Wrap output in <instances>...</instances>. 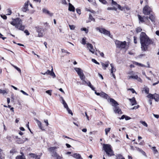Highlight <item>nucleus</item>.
Listing matches in <instances>:
<instances>
[{"label": "nucleus", "mask_w": 159, "mask_h": 159, "mask_svg": "<svg viewBox=\"0 0 159 159\" xmlns=\"http://www.w3.org/2000/svg\"><path fill=\"white\" fill-rule=\"evenodd\" d=\"M154 99L156 102L159 101V95L155 93L154 94Z\"/></svg>", "instance_id": "a878e982"}, {"label": "nucleus", "mask_w": 159, "mask_h": 159, "mask_svg": "<svg viewBox=\"0 0 159 159\" xmlns=\"http://www.w3.org/2000/svg\"><path fill=\"white\" fill-rule=\"evenodd\" d=\"M29 2V1H28L25 3L24 7L22 8V10L23 12H25L26 11L29 10V9L28 8Z\"/></svg>", "instance_id": "9b49d317"}, {"label": "nucleus", "mask_w": 159, "mask_h": 159, "mask_svg": "<svg viewBox=\"0 0 159 159\" xmlns=\"http://www.w3.org/2000/svg\"><path fill=\"white\" fill-rule=\"evenodd\" d=\"M103 148V149L108 157L114 155V152L111 148L110 145L108 144H104Z\"/></svg>", "instance_id": "7ed1b4c3"}, {"label": "nucleus", "mask_w": 159, "mask_h": 159, "mask_svg": "<svg viewBox=\"0 0 159 159\" xmlns=\"http://www.w3.org/2000/svg\"><path fill=\"white\" fill-rule=\"evenodd\" d=\"M87 48H89L90 52L96 55H97V52H95V50L93 48V46L91 44L87 43Z\"/></svg>", "instance_id": "0eeeda50"}, {"label": "nucleus", "mask_w": 159, "mask_h": 159, "mask_svg": "<svg viewBox=\"0 0 159 159\" xmlns=\"http://www.w3.org/2000/svg\"><path fill=\"white\" fill-rule=\"evenodd\" d=\"M110 102H111L112 106L114 107L119 105L118 103L113 98H110Z\"/></svg>", "instance_id": "f8f14e48"}, {"label": "nucleus", "mask_w": 159, "mask_h": 159, "mask_svg": "<svg viewBox=\"0 0 159 159\" xmlns=\"http://www.w3.org/2000/svg\"><path fill=\"white\" fill-rule=\"evenodd\" d=\"M79 76L81 80L85 79V77L84 73L82 74Z\"/></svg>", "instance_id": "f704fd0d"}, {"label": "nucleus", "mask_w": 159, "mask_h": 159, "mask_svg": "<svg viewBox=\"0 0 159 159\" xmlns=\"http://www.w3.org/2000/svg\"><path fill=\"white\" fill-rule=\"evenodd\" d=\"M98 52L100 53L101 56L102 57H104V54L103 52H100V51H98Z\"/></svg>", "instance_id": "69168bd1"}, {"label": "nucleus", "mask_w": 159, "mask_h": 159, "mask_svg": "<svg viewBox=\"0 0 159 159\" xmlns=\"http://www.w3.org/2000/svg\"><path fill=\"white\" fill-rule=\"evenodd\" d=\"M89 19L91 20H93L94 21H95V19L92 16L91 14H90L89 15Z\"/></svg>", "instance_id": "c03bdc74"}, {"label": "nucleus", "mask_w": 159, "mask_h": 159, "mask_svg": "<svg viewBox=\"0 0 159 159\" xmlns=\"http://www.w3.org/2000/svg\"><path fill=\"white\" fill-rule=\"evenodd\" d=\"M117 8L115 7H108L107 8V10H114L115 11H116L117 10Z\"/></svg>", "instance_id": "4c0bfd02"}, {"label": "nucleus", "mask_w": 159, "mask_h": 159, "mask_svg": "<svg viewBox=\"0 0 159 159\" xmlns=\"http://www.w3.org/2000/svg\"><path fill=\"white\" fill-rule=\"evenodd\" d=\"M100 96L101 97L103 98L106 99H107L108 98H109L108 95L106 93L103 92H101L100 93Z\"/></svg>", "instance_id": "aec40b11"}, {"label": "nucleus", "mask_w": 159, "mask_h": 159, "mask_svg": "<svg viewBox=\"0 0 159 159\" xmlns=\"http://www.w3.org/2000/svg\"><path fill=\"white\" fill-rule=\"evenodd\" d=\"M140 123H141L144 126L146 127L148 126L147 124L145 122V121H140Z\"/></svg>", "instance_id": "ea45409f"}, {"label": "nucleus", "mask_w": 159, "mask_h": 159, "mask_svg": "<svg viewBox=\"0 0 159 159\" xmlns=\"http://www.w3.org/2000/svg\"><path fill=\"white\" fill-rule=\"evenodd\" d=\"M7 12H8V13L7 14V15H10L11 13V11L10 9H7Z\"/></svg>", "instance_id": "5fc2aeb1"}, {"label": "nucleus", "mask_w": 159, "mask_h": 159, "mask_svg": "<svg viewBox=\"0 0 159 159\" xmlns=\"http://www.w3.org/2000/svg\"><path fill=\"white\" fill-rule=\"evenodd\" d=\"M149 19H150L151 21L154 24L155 22V16H154L152 14L150 15L149 17Z\"/></svg>", "instance_id": "f3484780"}, {"label": "nucleus", "mask_w": 159, "mask_h": 159, "mask_svg": "<svg viewBox=\"0 0 159 159\" xmlns=\"http://www.w3.org/2000/svg\"><path fill=\"white\" fill-rule=\"evenodd\" d=\"M20 92H21L23 94L25 95H26L27 96L28 95V94L27 93H26L25 92V91H23L22 90H21L20 91Z\"/></svg>", "instance_id": "052dcab7"}, {"label": "nucleus", "mask_w": 159, "mask_h": 159, "mask_svg": "<svg viewBox=\"0 0 159 159\" xmlns=\"http://www.w3.org/2000/svg\"><path fill=\"white\" fill-rule=\"evenodd\" d=\"M82 43L84 45H85L86 43L85 39L84 38L82 39Z\"/></svg>", "instance_id": "13d9d810"}, {"label": "nucleus", "mask_w": 159, "mask_h": 159, "mask_svg": "<svg viewBox=\"0 0 159 159\" xmlns=\"http://www.w3.org/2000/svg\"><path fill=\"white\" fill-rule=\"evenodd\" d=\"M111 4L112 5H118V4L115 1H114L113 0H112L111 1Z\"/></svg>", "instance_id": "4d7b16f0"}, {"label": "nucleus", "mask_w": 159, "mask_h": 159, "mask_svg": "<svg viewBox=\"0 0 159 159\" xmlns=\"http://www.w3.org/2000/svg\"><path fill=\"white\" fill-rule=\"evenodd\" d=\"M57 148L55 147H50L48 149L49 151L52 152V154H54V152H56L55 151V149Z\"/></svg>", "instance_id": "b1692460"}, {"label": "nucleus", "mask_w": 159, "mask_h": 159, "mask_svg": "<svg viewBox=\"0 0 159 159\" xmlns=\"http://www.w3.org/2000/svg\"><path fill=\"white\" fill-rule=\"evenodd\" d=\"M25 33L27 35H28L30 34V33L29 31L27 30H25L24 31Z\"/></svg>", "instance_id": "774afa93"}, {"label": "nucleus", "mask_w": 159, "mask_h": 159, "mask_svg": "<svg viewBox=\"0 0 159 159\" xmlns=\"http://www.w3.org/2000/svg\"><path fill=\"white\" fill-rule=\"evenodd\" d=\"M30 156H31V157H33V158H35L36 157V156H37L36 155L32 153H30Z\"/></svg>", "instance_id": "603ef678"}, {"label": "nucleus", "mask_w": 159, "mask_h": 159, "mask_svg": "<svg viewBox=\"0 0 159 159\" xmlns=\"http://www.w3.org/2000/svg\"><path fill=\"white\" fill-rule=\"evenodd\" d=\"M115 43L116 48L122 49L125 48L126 43L125 41L121 42L118 40H116Z\"/></svg>", "instance_id": "20e7f679"}, {"label": "nucleus", "mask_w": 159, "mask_h": 159, "mask_svg": "<svg viewBox=\"0 0 159 159\" xmlns=\"http://www.w3.org/2000/svg\"><path fill=\"white\" fill-rule=\"evenodd\" d=\"M21 155H18L16 157V159H26L24 154L22 152H20Z\"/></svg>", "instance_id": "2eb2a0df"}, {"label": "nucleus", "mask_w": 159, "mask_h": 159, "mask_svg": "<svg viewBox=\"0 0 159 159\" xmlns=\"http://www.w3.org/2000/svg\"><path fill=\"white\" fill-rule=\"evenodd\" d=\"M111 128H106L105 129V134L106 135H107L108 133L110 131Z\"/></svg>", "instance_id": "72a5a7b5"}, {"label": "nucleus", "mask_w": 159, "mask_h": 159, "mask_svg": "<svg viewBox=\"0 0 159 159\" xmlns=\"http://www.w3.org/2000/svg\"><path fill=\"white\" fill-rule=\"evenodd\" d=\"M96 29L97 30H98L100 33L103 34H104L108 35L109 37H111L110 36V33L109 31L107 30L104 28H100L99 27H97Z\"/></svg>", "instance_id": "39448f33"}, {"label": "nucleus", "mask_w": 159, "mask_h": 159, "mask_svg": "<svg viewBox=\"0 0 159 159\" xmlns=\"http://www.w3.org/2000/svg\"><path fill=\"white\" fill-rule=\"evenodd\" d=\"M149 88L147 86H145L143 89V91H144L145 93H149Z\"/></svg>", "instance_id": "7c9ffc66"}, {"label": "nucleus", "mask_w": 159, "mask_h": 159, "mask_svg": "<svg viewBox=\"0 0 159 159\" xmlns=\"http://www.w3.org/2000/svg\"><path fill=\"white\" fill-rule=\"evenodd\" d=\"M43 12L45 13H47L50 16H52L53 15V14L52 13H50L49 11L48 10H47L45 9H43Z\"/></svg>", "instance_id": "4be33fe9"}, {"label": "nucleus", "mask_w": 159, "mask_h": 159, "mask_svg": "<svg viewBox=\"0 0 159 159\" xmlns=\"http://www.w3.org/2000/svg\"><path fill=\"white\" fill-rule=\"evenodd\" d=\"M38 125L40 129H41L43 130V128L42 125V123L40 121H38Z\"/></svg>", "instance_id": "79ce46f5"}, {"label": "nucleus", "mask_w": 159, "mask_h": 159, "mask_svg": "<svg viewBox=\"0 0 159 159\" xmlns=\"http://www.w3.org/2000/svg\"><path fill=\"white\" fill-rule=\"evenodd\" d=\"M11 25L15 26V27L20 30H23L25 29V27L22 25V21L21 20L20 18H17L14 19L12 21L10 22Z\"/></svg>", "instance_id": "f03ea898"}, {"label": "nucleus", "mask_w": 159, "mask_h": 159, "mask_svg": "<svg viewBox=\"0 0 159 159\" xmlns=\"http://www.w3.org/2000/svg\"><path fill=\"white\" fill-rule=\"evenodd\" d=\"M135 148H136V150L138 151H139V152H140L141 153V152L143 151V150L142 149H141L139 148H137V147H136Z\"/></svg>", "instance_id": "0e129e2a"}, {"label": "nucleus", "mask_w": 159, "mask_h": 159, "mask_svg": "<svg viewBox=\"0 0 159 159\" xmlns=\"http://www.w3.org/2000/svg\"><path fill=\"white\" fill-rule=\"evenodd\" d=\"M99 1L102 3L104 4H105L107 3V2L105 0H99Z\"/></svg>", "instance_id": "864d4df0"}, {"label": "nucleus", "mask_w": 159, "mask_h": 159, "mask_svg": "<svg viewBox=\"0 0 159 159\" xmlns=\"http://www.w3.org/2000/svg\"><path fill=\"white\" fill-rule=\"evenodd\" d=\"M62 3V4L66 5L67 4V2L66 0H61Z\"/></svg>", "instance_id": "338daca9"}, {"label": "nucleus", "mask_w": 159, "mask_h": 159, "mask_svg": "<svg viewBox=\"0 0 159 159\" xmlns=\"http://www.w3.org/2000/svg\"><path fill=\"white\" fill-rule=\"evenodd\" d=\"M138 16L140 21L142 22V23L144 22L143 18L141 17L140 15L138 14Z\"/></svg>", "instance_id": "c85d7f7f"}, {"label": "nucleus", "mask_w": 159, "mask_h": 159, "mask_svg": "<svg viewBox=\"0 0 159 159\" xmlns=\"http://www.w3.org/2000/svg\"><path fill=\"white\" fill-rule=\"evenodd\" d=\"M154 94L149 93L147 96V97L150 99H154Z\"/></svg>", "instance_id": "2f4dec72"}, {"label": "nucleus", "mask_w": 159, "mask_h": 159, "mask_svg": "<svg viewBox=\"0 0 159 159\" xmlns=\"http://www.w3.org/2000/svg\"><path fill=\"white\" fill-rule=\"evenodd\" d=\"M69 27L70 29V30H74L75 28V26L74 25H69Z\"/></svg>", "instance_id": "49530a36"}, {"label": "nucleus", "mask_w": 159, "mask_h": 159, "mask_svg": "<svg viewBox=\"0 0 159 159\" xmlns=\"http://www.w3.org/2000/svg\"><path fill=\"white\" fill-rule=\"evenodd\" d=\"M74 69L79 76H80V75H82V74L83 73L82 70L80 68L76 67Z\"/></svg>", "instance_id": "4468645a"}, {"label": "nucleus", "mask_w": 159, "mask_h": 159, "mask_svg": "<svg viewBox=\"0 0 159 159\" xmlns=\"http://www.w3.org/2000/svg\"><path fill=\"white\" fill-rule=\"evenodd\" d=\"M113 110L114 112L116 113H117L119 114H121L122 113L121 110L120 109L119 107L118 106H116L114 107L113 108Z\"/></svg>", "instance_id": "1a4fd4ad"}, {"label": "nucleus", "mask_w": 159, "mask_h": 159, "mask_svg": "<svg viewBox=\"0 0 159 159\" xmlns=\"http://www.w3.org/2000/svg\"><path fill=\"white\" fill-rule=\"evenodd\" d=\"M140 40L142 51H146L149 47L150 44H153V41L150 39L149 37L144 33L142 32L140 35Z\"/></svg>", "instance_id": "f257e3e1"}, {"label": "nucleus", "mask_w": 159, "mask_h": 159, "mask_svg": "<svg viewBox=\"0 0 159 159\" xmlns=\"http://www.w3.org/2000/svg\"><path fill=\"white\" fill-rule=\"evenodd\" d=\"M27 140L28 139L27 138H25V139L23 138L22 139H18V140H17L16 142L18 144H22L24 143L25 141Z\"/></svg>", "instance_id": "dca6fc26"}, {"label": "nucleus", "mask_w": 159, "mask_h": 159, "mask_svg": "<svg viewBox=\"0 0 159 159\" xmlns=\"http://www.w3.org/2000/svg\"><path fill=\"white\" fill-rule=\"evenodd\" d=\"M50 75L52 76L53 78H54L55 77L56 75L54 73L53 71V69L52 68L51 72L50 73Z\"/></svg>", "instance_id": "473e14b6"}, {"label": "nucleus", "mask_w": 159, "mask_h": 159, "mask_svg": "<svg viewBox=\"0 0 159 159\" xmlns=\"http://www.w3.org/2000/svg\"><path fill=\"white\" fill-rule=\"evenodd\" d=\"M117 7H118V8L121 10V11H123L124 10V8L123 7H121L120 5L119 4H118V5H117Z\"/></svg>", "instance_id": "a18cd8bd"}, {"label": "nucleus", "mask_w": 159, "mask_h": 159, "mask_svg": "<svg viewBox=\"0 0 159 159\" xmlns=\"http://www.w3.org/2000/svg\"><path fill=\"white\" fill-rule=\"evenodd\" d=\"M142 30L141 28L140 27H138L136 29V31L137 33H138L140 32Z\"/></svg>", "instance_id": "c9c22d12"}, {"label": "nucleus", "mask_w": 159, "mask_h": 159, "mask_svg": "<svg viewBox=\"0 0 159 159\" xmlns=\"http://www.w3.org/2000/svg\"><path fill=\"white\" fill-rule=\"evenodd\" d=\"M66 110L69 114H70L71 115H73V113L72 112V111L69 108V107L66 109Z\"/></svg>", "instance_id": "37998d69"}, {"label": "nucleus", "mask_w": 159, "mask_h": 159, "mask_svg": "<svg viewBox=\"0 0 159 159\" xmlns=\"http://www.w3.org/2000/svg\"><path fill=\"white\" fill-rule=\"evenodd\" d=\"M71 156L77 159H83L79 154L75 153L71 155Z\"/></svg>", "instance_id": "ddd939ff"}, {"label": "nucleus", "mask_w": 159, "mask_h": 159, "mask_svg": "<svg viewBox=\"0 0 159 159\" xmlns=\"http://www.w3.org/2000/svg\"><path fill=\"white\" fill-rule=\"evenodd\" d=\"M81 31H85L86 33L87 34L88 32V29H87L86 28H81Z\"/></svg>", "instance_id": "a19ab883"}, {"label": "nucleus", "mask_w": 159, "mask_h": 159, "mask_svg": "<svg viewBox=\"0 0 159 159\" xmlns=\"http://www.w3.org/2000/svg\"><path fill=\"white\" fill-rule=\"evenodd\" d=\"M51 72V71H50L49 70H47V71L45 73H44V74H43V75H45L46 74L50 75Z\"/></svg>", "instance_id": "8fccbe9b"}, {"label": "nucleus", "mask_w": 159, "mask_h": 159, "mask_svg": "<svg viewBox=\"0 0 159 159\" xmlns=\"http://www.w3.org/2000/svg\"><path fill=\"white\" fill-rule=\"evenodd\" d=\"M1 17L4 20H6L7 19V16L5 15H1Z\"/></svg>", "instance_id": "bf43d9fd"}, {"label": "nucleus", "mask_w": 159, "mask_h": 159, "mask_svg": "<svg viewBox=\"0 0 159 159\" xmlns=\"http://www.w3.org/2000/svg\"><path fill=\"white\" fill-rule=\"evenodd\" d=\"M37 32L38 33V37H42L43 36V30L39 26L35 27Z\"/></svg>", "instance_id": "423d86ee"}, {"label": "nucleus", "mask_w": 159, "mask_h": 159, "mask_svg": "<svg viewBox=\"0 0 159 159\" xmlns=\"http://www.w3.org/2000/svg\"><path fill=\"white\" fill-rule=\"evenodd\" d=\"M143 13L145 15H148L150 13V7L146 5L143 8Z\"/></svg>", "instance_id": "6e6552de"}, {"label": "nucleus", "mask_w": 159, "mask_h": 159, "mask_svg": "<svg viewBox=\"0 0 159 159\" xmlns=\"http://www.w3.org/2000/svg\"><path fill=\"white\" fill-rule=\"evenodd\" d=\"M129 100L131 102L132 106L136 104V101L134 97L133 98H129Z\"/></svg>", "instance_id": "a211bd4d"}, {"label": "nucleus", "mask_w": 159, "mask_h": 159, "mask_svg": "<svg viewBox=\"0 0 159 159\" xmlns=\"http://www.w3.org/2000/svg\"><path fill=\"white\" fill-rule=\"evenodd\" d=\"M152 150L154 152V153L155 154H156L157 153H158V151L156 149V148L155 147H152Z\"/></svg>", "instance_id": "e433bc0d"}, {"label": "nucleus", "mask_w": 159, "mask_h": 159, "mask_svg": "<svg viewBox=\"0 0 159 159\" xmlns=\"http://www.w3.org/2000/svg\"><path fill=\"white\" fill-rule=\"evenodd\" d=\"M2 151V150L0 149V159H3L4 158L2 157L1 152Z\"/></svg>", "instance_id": "680f3d73"}, {"label": "nucleus", "mask_w": 159, "mask_h": 159, "mask_svg": "<svg viewBox=\"0 0 159 159\" xmlns=\"http://www.w3.org/2000/svg\"><path fill=\"white\" fill-rule=\"evenodd\" d=\"M92 61L94 63H95L97 64H98V65H99L100 64V63H99L98 62H97V61L94 59H92Z\"/></svg>", "instance_id": "de8ad7c7"}, {"label": "nucleus", "mask_w": 159, "mask_h": 159, "mask_svg": "<svg viewBox=\"0 0 159 159\" xmlns=\"http://www.w3.org/2000/svg\"><path fill=\"white\" fill-rule=\"evenodd\" d=\"M134 43L135 44H136L137 43V37L135 36H134Z\"/></svg>", "instance_id": "e2e57ef3"}, {"label": "nucleus", "mask_w": 159, "mask_h": 159, "mask_svg": "<svg viewBox=\"0 0 159 159\" xmlns=\"http://www.w3.org/2000/svg\"><path fill=\"white\" fill-rule=\"evenodd\" d=\"M129 79H139V80H141L140 78H139L138 76L137 75L130 76L129 77Z\"/></svg>", "instance_id": "393cba45"}, {"label": "nucleus", "mask_w": 159, "mask_h": 159, "mask_svg": "<svg viewBox=\"0 0 159 159\" xmlns=\"http://www.w3.org/2000/svg\"><path fill=\"white\" fill-rule=\"evenodd\" d=\"M111 66V73H112L115 72L116 71V68L114 67L113 65L112 64H110Z\"/></svg>", "instance_id": "bb28decb"}, {"label": "nucleus", "mask_w": 159, "mask_h": 159, "mask_svg": "<svg viewBox=\"0 0 159 159\" xmlns=\"http://www.w3.org/2000/svg\"><path fill=\"white\" fill-rule=\"evenodd\" d=\"M100 63L102 66L103 69L105 70L106 69V68L108 67L110 63L109 61H106L105 63L102 62Z\"/></svg>", "instance_id": "9d476101"}, {"label": "nucleus", "mask_w": 159, "mask_h": 159, "mask_svg": "<svg viewBox=\"0 0 159 159\" xmlns=\"http://www.w3.org/2000/svg\"><path fill=\"white\" fill-rule=\"evenodd\" d=\"M52 91V90H49L47 91L46 92V93L48 94L50 96H51L52 95L51 92Z\"/></svg>", "instance_id": "09e8293b"}, {"label": "nucleus", "mask_w": 159, "mask_h": 159, "mask_svg": "<svg viewBox=\"0 0 159 159\" xmlns=\"http://www.w3.org/2000/svg\"><path fill=\"white\" fill-rule=\"evenodd\" d=\"M11 65L14 67L18 71H19V73L21 74V70L18 67H17L16 66H15L13 64H11Z\"/></svg>", "instance_id": "c756f323"}, {"label": "nucleus", "mask_w": 159, "mask_h": 159, "mask_svg": "<svg viewBox=\"0 0 159 159\" xmlns=\"http://www.w3.org/2000/svg\"><path fill=\"white\" fill-rule=\"evenodd\" d=\"M89 87L93 90H95V88L93 87L92 85L91 84L90 82L89 81L88 83H87L86 84Z\"/></svg>", "instance_id": "cd10ccee"}, {"label": "nucleus", "mask_w": 159, "mask_h": 159, "mask_svg": "<svg viewBox=\"0 0 159 159\" xmlns=\"http://www.w3.org/2000/svg\"><path fill=\"white\" fill-rule=\"evenodd\" d=\"M8 89H6L5 90H2L0 89V93L3 95L7 94L8 93Z\"/></svg>", "instance_id": "412c9836"}, {"label": "nucleus", "mask_w": 159, "mask_h": 159, "mask_svg": "<svg viewBox=\"0 0 159 159\" xmlns=\"http://www.w3.org/2000/svg\"><path fill=\"white\" fill-rule=\"evenodd\" d=\"M69 5L68 10L70 11H75V8L74 6L70 3H69Z\"/></svg>", "instance_id": "6ab92c4d"}, {"label": "nucleus", "mask_w": 159, "mask_h": 159, "mask_svg": "<svg viewBox=\"0 0 159 159\" xmlns=\"http://www.w3.org/2000/svg\"><path fill=\"white\" fill-rule=\"evenodd\" d=\"M120 119H123L125 118L126 120H128L131 119V118L127 116H125V115H123L120 118H119Z\"/></svg>", "instance_id": "5701e85b"}, {"label": "nucleus", "mask_w": 159, "mask_h": 159, "mask_svg": "<svg viewBox=\"0 0 159 159\" xmlns=\"http://www.w3.org/2000/svg\"><path fill=\"white\" fill-rule=\"evenodd\" d=\"M76 12L79 14L80 15L81 14V10L80 9L78 8H77L76 9Z\"/></svg>", "instance_id": "6e6d98bb"}, {"label": "nucleus", "mask_w": 159, "mask_h": 159, "mask_svg": "<svg viewBox=\"0 0 159 159\" xmlns=\"http://www.w3.org/2000/svg\"><path fill=\"white\" fill-rule=\"evenodd\" d=\"M128 90L131 91L132 93H135L136 94V92L133 89H132V88L129 89H128Z\"/></svg>", "instance_id": "3c124183"}, {"label": "nucleus", "mask_w": 159, "mask_h": 159, "mask_svg": "<svg viewBox=\"0 0 159 159\" xmlns=\"http://www.w3.org/2000/svg\"><path fill=\"white\" fill-rule=\"evenodd\" d=\"M16 152V150L14 148H12L10 151V153L12 154V155L14 153Z\"/></svg>", "instance_id": "58836bf2"}]
</instances>
